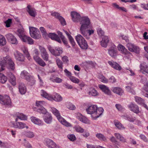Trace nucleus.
Wrapping results in <instances>:
<instances>
[{"label":"nucleus","instance_id":"f257e3e1","mask_svg":"<svg viewBox=\"0 0 148 148\" xmlns=\"http://www.w3.org/2000/svg\"><path fill=\"white\" fill-rule=\"evenodd\" d=\"M103 110L102 107L98 108L97 106L95 105L90 106L86 109L87 113L91 114V116L94 119L102 115Z\"/></svg>","mask_w":148,"mask_h":148},{"label":"nucleus","instance_id":"f03ea898","mask_svg":"<svg viewBox=\"0 0 148 148\" xmlns=\"http://www.w3.org/2000/svg\"><path fill=\"white\" fill-rule=\"evenodd\" d=\"M14 65V62L12 61L10 57L6 56L5 57H3L0 56V65L1 69H0V71L4 70L5 66L13 70L15 68Z\"/></svg>","mask_w":148,"mask_h":148},{"label":"nucleus","instance_id":"7ed1b4c3","mask_svg":"<svg viewBox=\"0 0 148 148\" xmlns=\"http://www.w3.org/2000/svg\"><path fill=\"white\" fill-rule=\"evenodd\" d=\"M51 111L52 113L56 117L58 120L62 125L67 127H72L71 123L67 122L61 115L59 111L54 107L51 108Z\"/></svg>","mask_w":148,"mask_h":148},{"label":"nucleus","instance_id":"20e7f679","mask_svg":"<svg viewBox=\"0 0 148 148\" xmlns=\"http://www.w3.org/2000/svg\"><path fill=\"white\" fill-rule=\"evenodd\" d=\"M80 22V24H81L80 32L82 31L83 32L84 29H88L90 26V21L88 17H82Z\"/></svg>","mask_w":148,"mask_h":148},{"label":"nucleus","instance_id":"39448f33","mask_svg":"<svg viewBox=\"0 0 148 148\" xmlns=\"http://www.w3.org/2000/svg\"><path fill=\"white\" fill-rule=\"evenodd\" d=\"M75 39L81 48L83 49H86L88 48L87 43L82 36L80 34L77 35L76 36Z\"/></svg>","mask_w":148,"mask_h":148},{"label":"nucleus","instance_id":"423d86ee","mask_svg":"<svg viewBox=\"0 0 148 148\" xmlns=\"http://www.w3.org/2000/svg\"><path fill=\"white\" fill-rule=\"evenodd\" d=\"M29 33L31 37L36 39H39L41 37V35L39 29L36 28L30 27Z\"/></svg>","mask_w":148,"mask_h":148},{"label":"nucleus","instance_id":"0eeeda50","mask_svg":"<svg viewBox=\"0 0 148 148\" xmlns=\"http://www.w3.org/2000/svg\"><path fill=\"white\" fill-rule=\"evenodd\" d=\"M0 103L3 105L9 106L11 105V101L8 95H0Z\"/></svg>","mask_w":148,"mask_h":148},{"label":"nucleus","instance_id":"6e6552de","mask_svg":"<svg viewBox=\"0 0 148 148\" xmlns=\"http://www.w3.org/2000/svg\"><path fill=\"white\" fill-rule=\"evenodd\" d=\"M48 49L52 54L56 56H59L63 52L62 49L58 47H56L54 49L49 46L48 47Z\"/></svg>","mask_w":148,"mask_h":148},{"label":"nucleus","instance_id":"1a4fd4ad","mask_svg":"<svg viewBox=\"0 0 148 148\" xmlns=\"http://www.w3.org/2000/svg\"><path fill=\"white\" fill-rule=\"evenodd\" d=\"M39 49L40 51L41 57L45 61L49 60V56L45 49L41 46H40Z\"/></svg>","mask_w":148,"mask_h":148},{"label":"nucleus","instance_id":"9d476101","mask_svg":"<svg viewBox=\"0 0 148 148\" xmlns=\"http://www.w3.org/2000/svg\"><path fill=\"white\" fill-rule=\"evenodd\" d=\"M94 30L92 29H84L83 32L82 31H80L81 34L86 38L87 39H88L90 38V36L91 35L94 34Z\"/></svg>","mask_w":148,"mask_h":148},{"label":"nucleus","instance_id":"9b49d317","mask_svg":"<svg viewBox=\"0 0 148 148\" xmlns=\"http://www.w3.org/2000/svg\"><path fill=\"white\" fill-rule=\"evenodd\" d=\"M7 39L12 44H17L18 41L16 38L11 33H8L5 35Z\"/></svg>","mask_w":148,"mask_h":148},{"label":"nucleus","instance_id":"f8f14e48","mask_svg":"<svg viewBox=\"0 0 148 148\" xmlns=\"http://www.w3.org/2000/svg\"><path fill=\"white\" fill-rule=\"evenodd\" d=\"M45 141L46 145L49 148H60L59 146L51 139L47 138L46 139Z\"/></svg>","mask_w":148,"mask_h":148},{"label":"nucleus","instance_id":"ddd939ff","mask_svg":"<svg viewBox=\"0 0 148 148\" xmlns=\"http://www.w3.org/2000/svg\"><path fill=\"white\" fill-rule=\"evenodd\" d=\"M129 109L131 111L136 114L140 112L139 108L137 105L133 103H131L127 106Z\"/></svg>","mask_w":148,"mask_h":148},{"label":"nucleus","instance_id":"4468645a","mask_svg":"<svg viewBox=\"0 0 148 148\" xmlns=\"http://www.w3.org/2000/svg\"><path fill=\"white\" fill-rule=\"evenodd\" d=\"M51 15L55 16L56 18L58 19L62 25L64 26L66 25V22L65 19L62 16H60L59 13L58 12H55L52 13Z\"/></svg>","mask_w":148,"mask_h":148},{"label":"nucleus","instance_id":"2eb2a0df","mask_svg":"<svg viewBox=\"0 0 148 148\" xmlns=\"http://www.w3.org/2000/svg\"><path fill=\"white\" fill-rule=\"evenodd\" d=\"M43 119L44 121L47 124H50L52 122L53 117L51 114L49 112H47L44 114Z\"/></svg>","mask_w":148,"mask_h":148},{"label":"nucleus","instance_id":"dca6fc26","mask_svg":"<svg viewBox=\"0 0 148 148\" xmlns=\"http://www.w3.org/2000/svg\"><path fill=\"white\" fill-rule=\"evenodd\" d=\"M127 47L128 50L131 52L138 53L139 51V48L137 46L131 43H128L127 44Z\"/></svg>","mask_w":148,"mask_h":148},{"label":"nucleus","instance_id":"f3484780","mask_svg":"<svg viewBox=\"0 0 148 148\" xmlns=\"http://www.w3.org/2000/svg\"><path fill=\"white\" fill-rule=\"evenodd\" d=\"M117 52L116 46L114 45L111 47L108 50L109 54L113 58H115L116 56Z\"/></svg>","mask_w":148,"mask_h":148},{"label":"nucleus","instance_id":"a211bd4d","mask_svg":"<svg viewBox=\"0 0 148 148\" xmlns=\"http://www.w3.org/2000/svg\"><path fill=\"white\" fill-rule=\"evenodd\" d=\"M14 56L16 60L20 62H24L25 60V58L21 53L18 51H16L15 53H14Z\"/></svg>","mask_w":148,"mask_h":148},{"label":"nucleus","instance_id":"6ab92c4d","mask_svg":"<svg viewBox=\"0 0 148 148\" xmlns=\"http://www.w3.org/2000/svg\"><path fill=\"white\" fill-rule=\"evenodd\" d=\"M71 15L72 20L74 22L80 21L82 17H81L79 13L75 12H72Z\"/></svg>","mask_w":148,"mask_h":148},{"label":"nucleus","instance_id":"aec40b11","mask_svg":"<svg viewBox=\"0 0 148 148\" xmlns=\"http://www.w3.org/2000/svg\"><path fill=\"white\" fill-rule=\"evenodd\" d=\"M77 118L80 121L84 123H89V121L88 119L80 113L77 114Z\"/></svg>","mask_w":148,"mask_h":148},{"label":"nucleus","instance_id":"412c9836","mask_svg":"<svg viewBox=\"0 0 148 148\" xmlns=\"http://www.w3.org/2000/svg\"><path fill=\"white\" fill-rule=\"evenodd\" d=\"M40 94L42 97H45L49 100L52 101V100L53 99L52 96L51 95L48 94L45 91L43 90H41Z\"/></svg>","mask_w":148,"mask_h":148},{"label":"nucleus","instance_id":"4be33fe9","mask_svg":"<svg viewBox=\"0 0 148 148\" xmlns=\"http://www.w3.org/2000/svg\"><path fill=\"white\" fill-rule=\"evenodd\" d=\"M111 90L114 93L119 95H122L124 92L122 89L119 87H113Z\"/></svg>","mask_w":148,"mask_h":148},{"label":"nucleus","instance_id":"5701e85b","mask_svg":"<svg viewBox=\"0 0 148 148\" xmlns=\"http://www.w3.org/2000/svg\"><path fill=\"white\" fill-rule=\"evenodd\" d=\"M49 37L52 40H55L61 43V41L58 35L54 33H50L48 35Z\"/></svg>","mask_w":148,"mask_h":148},{"label":"nucleus","instance_id":"b1692460","mask_svg":"<svg viewBox=\"0 0 148 148\" xmlns=\"http://www.w3.org/2000/svg\"><path fill=\"white\" fill-rule=\"evenodd\" d=\"M19 90L21 95L25 94L27 91V88L25 84L23 83H20L19 85Z\"/></svg>","mask_w":148,"mask_h":148},{"label":"nucleus","instance_id":"393cba45","mask_svg":"<svg viewBox=\"0 0 148 148\" xmlns=\"http://www.w3.org/2000/svg\"><path fill=\"white\" fill-rule=\"evenodd\" d=\"M108 63L111 67L115 69L120 71L121 69V66L117 63L114 61H108Z\"/></svg>","mask_w":148,"mask_h":148},{"label":"nucleus","instance_id":"a878e982","mask_svg":"<svg viewBox=\"0 0 148 148\" xmlns=\"http://www.w3.org/2000/svg\"><path fill=\"white\" fill-rule=\"evenodd\" d=\"M21 76L22 78H24L26 80L28 81L30 80L31 77L32 76L30 75L29 73L25 71H23L21 72Z\"/></svg>","mask_w":148,"mask_h":148},{"label":"nucleus","instance_id":"bb28decb","mask_svg":"<svg viewBox=\"0 0 148 148\" xmlns=\"http://www.w3.org/2000/svg\"><path fill=\"white\" fill-rule=\"evenodd\" d=\"M27 8V11L28 13L32 17H35L36 15V13L34 9L32 8L31 6L29 5H28Z\"/></svg>","mask_w":148,"mask_h":148},{"label":"nucleus","instance_id":"cd10ccee","mask_svg":"<svg viewBox=\"0 0 148 148\" xmlns=\"http://www.w3.org/2000/svg\"><path fill=\"white\" fill-rule=\"evenodd\" d=\"M99 88L105 94L109 95L110 94V91L108 87L104 85L100 84L99 85Z\"/></svg>","mask_w":148,"mask_h":148},{"label":"nucleus","instance_id":"c85d7f7f","mask_svg":"<svg viewBox=\"0 0 148 148\" xmlns=\"http://www.w3.org/2000/svg\"><path fill=\"white\" fill-rule=\"evenodd\" d=\"M109 40L108 37L107 36H104L102 38V40L101 42V46L103 47H106L108 46Z\"/></svg>","mask_w":148,"mask_h":148},{"label":"nucleus","instance_id":"c756f323","mask_svg":"<svg viewBox=\"0 0 148 148\" xmlns=\"http://www.w3.org/2000/svg\"><path fill=\"white\" fill-rule=\"evenodd\" d=\"M31 119L32 121L36 124L39 125H42L43 124V122L41 120L35 117H31Z\"/></svg>","mask_w":148,"mask_h":148},{"label":"nucleus","instance_id":"7c9ffc66","mask_svg":"<svg viewBox=\"0 0 148 148\" xmlns=\"http://www.w3.org/2000/svg\"><path fill=\"white\" fill-rule=\"evenodd\" d=\"M64 32L67 36L72 46L73 47H74L75 45V43L74 39L68 32L66 31H64Z\"/></svg>","mask_w":148,"mask_h":148},{"label":"nucleus","instance_id":"2f4dec72","mask_svg":"<svg viewBox=\"0 0 148 148\" xmlns=\"http://www.w3.org/2000/svg\"><path fill=\"white\" fill-rule=\"evenodd\" d=\"M88 93L89 95L94 97L98 95V93L97 91L93 88H90L89 89Z\"/></svg>","mask_w":148,"mask_h":148},{"label":"nucleus","instance_id":"473e14b6","mask_svg":"<svg viewBox=\"0 0 148 148\" xmlns=\"http://www.w3.org/2000/svg\"><path fill=\"white\" fill-rule=\"evenodd\" d=\"M55 59L58 67L60 69L61 71H62L63 67L62 62L58 58L56 57Z\"/></svg>","mask_w":148,"mask_h":148},{"label":"nucleus","instance_id":"72a5a7b5","mask_svg":"<svg viewBox=\"0 0 148 148\" xmlns=\"http://www.w3.org/2000/svg\"><path fill=\"white\" fill-rule=\"evenodd\" d=\"M118 48L119 50L121 51V53L125 55L128 52L127 49L125 47L121 45H119Z\"/></svg>","mask_w":148,"mask_h":148},{"label":"nucleus","instance_id":"f704fd0d","mask_svg":"<svg viewBox=\"0 0 148 148\" xmlns=\"http://www.w3.org/2000/svg\"><path fill=\"white\" fill-rule=\"evenodd\" d=\"M54 95V97L52 96V97L53 98V100H54L57 102H59L62 100V98L61 96L59 94L56 93Z\"/></svg>","mask_w":148,"mask_h":148},{"label":"nucleus","instance_id":"c9c22d12","mask_svg":"<svg viewBox=\"0 0 148 148\" xmlns=\"http://www.w3.org/2000/svg\"><path fill=\"white\" fill-rule=\"evenodd\" d=\"M123 118L124 119L127 120L131 122H134L135 120V117H133L132 116L129 115L123 116Z\"/></svg>","mask_w":148,"mask_h":148},{"label":"nucleus","instance_id":"e433bc0d","mask_svg":"<svg viewBox=\"0 0 148 148\" xmlns=\"http://www.w3.org/2000/svg\"><path fill=\"white\" fill-rule=\"evenodd\" d=\"M7 80V77L2 73H0V82L4 84Z\"/></svg>","mask_w":148,"mask_h":148},{"label":"nucleus","instance_id":"4c0bfd02","mask_svg":"<svg viewBox=\"0 0 148 148\" xmlns=\"http://www.w3.org/2000/svg\"><path fill=\"white\" fill-rule=\"evenodd\" d=\"M6 41L5 37L0 34V46H3L6 45Z\"/></svg>","mask_w":148,"mask_h":148},{"label":"nucleus","instance_id":"58836bf2","mask_svg":"<svg viewBox=\"0 0 148 148\" xmlns=\"http://www.w3.org/2000/svg\"><path fill=\"white\" fill-rule=\"evenodd\" d=\"M114 123L115 126L119 129H125V127H123L121 124L117 121H114Z\"/></svg>","mask_w":148,"mask_h":148},{"label":"nucleus","instance_id":"ea45409f","mask_svg":"<svg viewBox=\"0 0 148 148\" xmlns=\"http://www.w3.org/2000/svg\"><path fill=\"white\" fill-rule=\"evenodd\" d=\"M136 101L138 104L142 105L144 103V101L141 98L138 96L135 97Z\"/></svg>","mask_w":148,"mask_h":148},{"label":"nucleus","instance_id":"a19ab883","mask_svg":"<svg viewBox=\"0 0 148 148\" xmlns=\"http://www.w3.org/2000/svg\"><path fill=\"white\" fill-rule=\"evenodd\" d=\"M9 81L12 85L15 86L16 85V78L14 75L12 74L11 75V76L10 77Z\"/></svg>","mask_w":148,"mask_h":148},{"label":"nucleus","instance_id":"79ce46f5","mask_svg":"<svg viewBox=\"0 0 148 148\" xmlns=\"http://www.w3.org/2000/svg\"><path fill=\"white\" fill-rule=\"evenodd\" d=\"M23 146L26 148H32V146L31 145L29 142L27 141L25 139H23Z\"/></svg>","mask_w":148,"mask_h":148},{"label":"nucleus","instance_id":"37998d69","mask_svg":"<svg viewBox=\"0 0 148 148\" xmlns=\"http://www.w3.org/2000/svg\"><path fill=\"white\" fill-rule=\"evenodd\" d=\"M16 34L20 38L25 34L24 30L21 29H18Z\"/></svg>","mask_w":148,"mask_h":148},{"label":"nucleus","instance_id":"c03bdc74","mask_svg":"<svg viewBox=\"0 0 148 148\" xmlns=\"http://www.w3.org/2000/svg\"><path fill=\"white\" fill-rule=\"evenodd\" d=\"M75 130L78 132L82 133L84 131V130L79 125H76L74 127Z\"/></svg>","mask_w":148,"mask_h":148},{"label":"nucleus","instance_id":"a18cd8bd","mask_svg":"<svg viewBox=\"0 0 148 148\" xmlns=\"http://www.w3.org/2000/svg\"><path fill=\"white\" fill-rule=\"evenodd\" d=\"M114 135L117 138L119 139L120 140L123 142L125 141L124 138L119 133H115Z\"/></svg>","mask_w":148,"mask_h":148},{"label":"nucleus","instance_id":"49530a36","mask_svg":"<svg viewBox=\"0 0 148 148\" xmlns=\"http://www.w3.org/2000/svg\"><path fill=\"white\" fill-rule=\"evenodd\" d=\"M140 67L141 70H143L145 72L148 73V64L143 66L140 64Z\"/></svg>","mask_w":148,"mask_h":148},{"label":"nucleus","instance_id":"de8ad7c7","mask_svg":"<svg viewBox=\"0 0 148 148\" xmlns=\"http://www.w3.org/2000/svg\"><path fill=\"white\" fill-rule=\"evenodd\" d=\"M37 111L40 113H42L44 114L47 113V112H47L46 109L43 107H41L40 108H38Z\"/></svg>","mask_w":148,"mask_h":148},{"label":"nucleus","instance_id":"09e8293b","mask_svg":"<svg viewBox=\"0 0 148 148\" xmlns=\"http://www.w3.org/2000/svg\"><path fill=\"white\" fill-rule=\"evenodd\" d=\"M61 38V39L64 44L66 45V46L67 47V48H69L70 47L69 45L68 44V42L67 40L64 36H62Z\"/></svg>","mask_w":148,"mask_h":148},{"label":"nucleus","instance_id":"8fccbe9b","mask_svg":"<svg viewBox=\"0 0 148 148\" xmlns=\"http://www.w3.org/2000/svg\"><path fill=\"white\" fill-rule=\"evenodd\" d=\"M141 82L144 84V87L143 88V90L145 88H147L146 87H148V82H147L145 78H143L141 79Z\"/></svg>","mask_w":148,"mask_h":148},{"label":"nucleus","instance_id":"3c124183","mask_svg":"<svg viewBox=\"0 0 148 148\" xmlns=\"http://www.w3.org/2000/svg\"><path fill=\"white\" fill-rule=\"evenodd\" d=\"M96 136L99 140H106V137L102 134L101 133H97L96 135Z\"/></svg>","mask_w":148,"mask_h":148},{"label":"nucleus","instance_id":"603ef678","mask_svg":"<svg viewBox=\"0 0 148 148\" xmlns=\"http://www.w3.org/2000/svg\"><path fill=\"white\" fill-rule=\"evenodd\" d=\"M112 5L113 6L115 7L116 8H117L118 9L121 10L123 11L126 12L127 10L125 8L123 7H119V5H117L116 3H112Z\"/></svg>","mask_w":148,"mask_h":148},{"label":"nucleus","instance_id":"864d4df0","mask_svg":"<svg viewBox=\"0 0 148 148\" xmlns=\"http://www.w3.org/2000/svg\"><path fill=\"white\" fill-rule=\"evenodd\" d=\"M45 104V102L44 101H38L36 102V105L38 108L43 107V106Z\"/></svg>","mask_w":148,"mask_h":148},{"label":"nucleus","instance_id":"5fc2aeb1","mask_svg":"<svg viewBox=\"0 0 148 148\" xmlns=\"http://www.w3.org/2000/svg\"><path fill=\"white\" fill-rule=\"evenodd\" d=\"M69 78L71 80L73 83H78L79 82V79L74 77L71 76L69 77Z\"/></svg>","mask_w":148,"mask_h":148},{"label":"nucleus","instance_id":"6e6d98bb","mask_svg":"<svg viewBox=\"0 0 148 148\" xmlns=\"http://www.w3.org/2000/svg\"><path fill=\"white\" fill-rule=\"evenodd\" d=\"M25 135L28 138H32L34 136V134L33 132L31 131H27L25 132Z\"/></svg>","mask_w":148,"mask_h":148},{"label":"nucleus","instance_id":"4d7b16f0","mask_svg":"<svg viewBox=\"0 0 148 148\" xmlns=\"http://www.w3.org/2000/svg\"><path fill=\"white\" fill-rule=\"evenodd\" d=\"M17 117L21 120H26L27 117L22 113H21L17 115Z\"/></svg>","mask_w":148,"mask_h":148},{"label":"nucleus","instance_id":"13d9d810","mask_svg":"<svg viewBox=\"0 0 148 148\" xmlns=\"http://www.w3.org/2000/svg\"><path fill=\"white\" fill-rule=\"evenodd\" d=\"M36 62L38 64L43 67L45 66L46 65L45 62L41 58L39 59Z\"/></svg>","mask_w":148,"mask_h":148},{"label":"nucleus","instance_id":"bf43d9fd","mask_svg":"<svg viewBox=\"0 0 148 148\" xmlns=\"http://www.w3.org/2000/svg\"><path fill=\"white\" fill-rule=\"evenodd\" d=\"M99 78L100 80V81L101 82L105 83H107L108 82V80L103 75H101L99 76Z\"/></svg>","mask_w":148,"mask_h":148},{"label":"nucleus","instance_id":"052dcab7","mask_svg":"<svg viewBox=\"0 0 148 148\" xmlns=\"http://www.w3.org/2000/svg\"><path fill=\"white\" fill-rule=\"evenodd\" d=\"M18 124V129H23L25 127V124L23 123L17 122Z\"/></svg>","mask_w":148,"mask_h":148},{"label":"nucleus","instance_id":"680f3d73","mask_svg":"<svg viewBox=\"0 0 148 148\" xmlns=\"http://www.w3.org/2000/svg\"><path fill=\"white\" fill-rule=\"evenodd\" d=\"M68 138L71 141H74L76 139V137L75 135L73 134H71V135H68L67 136Z\"/></svg>","mask_w":148,"mask_h":148},{"label":"nucleus","instance_id":"e2e57ef3","mask_svg":"<svg viewBox=\"0 0 148 148\" xmlns=\"http://www.w3.org/2000/svg\"><path fill=\"white\" fill-rule=\"evenodd\" d=\"M23 52L24 54L25 55L26 57L28 60H29L30 58V56L27 49H25L23 50Z\"/></svg>","mask_w":148,"mask_h":148},{"label":"nucleus","instance_id":"0e129e2a","mask_svg":"<svg viewBox=\"0 0 148 148\" xmlns=\"http://www.w3.org/2000/svg\"><path fill=\"white\" fill-rule=\"evenodd\" d=\"M139 137L144 142H148V139L145 135L140 134L139 136Z\"/></svg>","mask_w":148,"mask_h":148},{"label":"nucleus","instance_id":"69168bd1","mask_svg":"<svg viewBox=\"0 0 148 148\" xmlns=\"http://www.w3.org/2000/svg\"><path fill=\"white\" fill-rule=\"evenodd\" d=\"M142 94L145 97L148 98V89L147 88L144 89V90L142 91Z\"/></svg>","mask_w":148,"mask_h":148},{"label":"nucleus","instance_id":"338daca9","mask_svg":"<svg viewBox=\"0 0 148 148\" xmlns=\"http://www.w3.org/2000/svg\"><path fill=\"white\" fill-rule=\"evenodd\" d=\"M29 37V36H27L25 34L24 36H22L21 38H20L23 42H27Z\"/></svg>","mask_w":148,"mask_h":148},{"label":"nucleus","instance_id":"774afa93","mask_svg":"<svg viewBox=\"0 0 148 148\" xmlns=\"http://www.w3.org/2000/svg\"><path fill=\"white\" fill-rule=\"evenodd\" d=\"M28 81L30 83V84L31 86L34 85L35 84V82L34 79V77L32 76L31 77L30 79V80Z\"/></svg>","mask_w":148,"mask_h":148}]
</instances>
